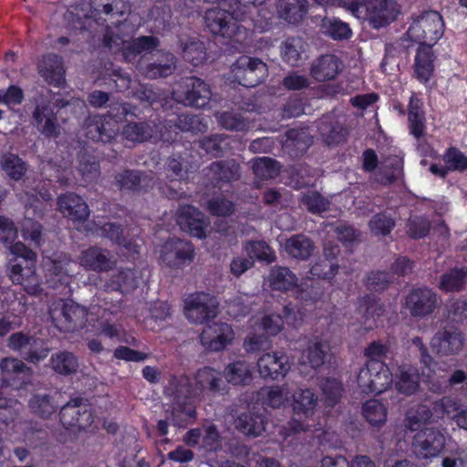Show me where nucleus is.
Listing matches in <instances>:
<instances>
[{
	"instance_id": "nucleus-1",
	"label": "nucleus",
	"mask_w": 467,
	"mask_h": 467,
	"mask_svg": "<svg viewBox=\"0 0 467 467\" xmlns=\"http://www.w3.org/2000/svg\"><path fill=\"white\" fill-rule=\"evenodd\" d=\"M132 28L126 23L107 28L104 45L115 53L121 52L126 60L138 54L150 53L159 46L158 38L147 36L131 39Z\"/></svg>"
},
{
	"instance_id": "nucleus-2",
	"label": "nucleus",
	"mask_w": 467,
	"mask_h": 467,
	"mask_svg": "<svg viewBox=\"0 0 467 467\" xmlns=\"http://www.w3.org/2000/svg\"><path fill=\"white\" fill-rule=\"evenodd\" d=\"M172 120H169L167 124L161 126L160 130H154L149 123H129L123 129V136L128 140L133 142H142L148 139L154 138L163 141L173 140L172 132L176 133L177 130L182 131H194L198 130L197 125L200 124L198 116L182 115L178 117L177 123L171 125Z\"/></svg>"
},
{
	"instance_id": "nucleus-3",
	"label": "nucleus",
	"mask_w": 467,
	"mask_h": 467,
	"mask_svg": "<svg viewBox=\"0 0 467 467\" xmlns=\"http://www.w3.org/2000/svg\"><path fill=\"white\" fill-rule=\"evenodd\" d=\"M340 0V5L358 19H366L374 28H380L394 21L400 7L394 0Z\"/></svg>"
},
{
	"instance_id": "nucleus-4",
	"label": "nucleus",
	"mask_w": 467,
	"mask_h": 467,
	"mask_svg": "<svg viewBox=\"0 0 467 467\" xmlns=\"http://www.w3.org/2000/svg\"><path fill=\"white\" fill-rule=\"evenodd\" d=\"M130 113L128 105L117 104L111 107L108 116H92L86 122V136L95 141L109 142L118 133V123Z\"/></svg>"
},
{
	"instance_id": "nucleus-5",
	"label": "nucleus",
	"mask_w": 467,
	"mask_h": 467,
	"mask_svg": "<svg viewBox=\"0 0 467 467\" xmlns=\"http://www.w3.org/2000/svg\"><path fill=\"white\" fill-rule=\"evenodd\" d=\"M243 17L237 16L234 6L231 5V12L223 8L209 9L205 13L204 22L212 34L220 35L235 42H242L246 31L237 24V20Z\"/></svg>"
},
{
	"instance_id": "nucleus-6",
	"label": "nucleus",
	"mask_w": 467,
	"mask_h": 467,
	"mask_svg": "<svg viewBox=\"0 0 467 467\" xmlns=\"http://www.w3.org/2000/svg\"><path fill=\"white\" fill-rule=\"evenodd\" d=\"M165 393L174 397L180 403L181 399H186L198 395L195 385L192 386L190 379L186 376L172 377L165 387ZM195 411L191 405L182 407L178 404L173 408L170 420L177 427H184L188 421L193 419Z\"/></svg>"
},
{
	"instance_id": "nucleus-7",
	"label": "nucleus",
	"mask_w": 467,
	"mask_h": 467,
	"mask_svg": "<svg viewBox=\"0 0 467 467\" xmlns=\"http://www.w3.org/2000/svg\"><path fill=\"white\" fill-rule=\"evenodd\" d=\"M444 23L436 11H427L420 15L410 26L407 36L420 46L432 47L443 36Z\"/></svg>"
},
{
	"instance_id": "nucleus-8",
	"label": "nucleus",
	"mask_w": 467,
	"mask_h": 467,
	"mask_svg": "<svg viewBox=\"0 0 467 467\" xmlns=\"http://www.w3.org/2000/svg\"><path fill=\"white\" fill-rule=\"evenodd\" d=\"M392 383V373L384 362H366L358 375V385L365 393L381 394Z\"/></svg>"
},
{
	"instance_id": "nucleus-9",
	"label": "nucleus",
	"mask_w": 467,
	"mask_h": 467,
	"mask_svg": "<svg viewBox=\"0 0 467 467\" xmlns=\"http://www.w3.org/2000/svg\"><path fill=\"white\" fill-rule=\"evenodd\" d=\"M184 315L192 324H203L218 315V302L208 293H194L184 300Z\"/></svg>"
},
{
	"instance_id": "nucleus-10",
	"label": "nucleus",
	"mask_w": 467,
	"mask_h": 467,
	"mask_svg": "<svg viewBox=\"0 0 467 467\" xmlns=\"http://www.w3.org/2000/svg\"><path fill=\"white\" fill-rule=\"evenodd\" d=\"M446 445V436L436 428H425L418 431L412 441V449L419 459L431 460L438 457Z\"/></svg>"
},
{
	"instance_id": "nucleus-11",
	"label": "nucleus",
	"mask_w": 467,
	"mask_h": 467,
	"mask_svg": "<svg viewBox=\"0 0 467 467\" xmlns=\"http://www.w3.org/2000/svg\"><path fill=\"white\" fill-rule=\"evenodd\" d=\"M57 99L47 96H40L36 101V108L32 113L34 125L36 130L46 137H57L59 133V125L54 113L52 105L57 103ZM58 107V104H56Z\"/></svg>"
},
{
	"instance_id": "nucleus-12",
	"label": "nucleus",
	"mask_w": 467,
	"mask_h": 467,
	"mask_svg": "<svg viewBox=\"0 0 467 467\" xmlns=\"http://www.w3.org/2000/svg\"><path fill=\"white\" fill-rule=\"evenodd\" d=\"M234 78L244 87L257 86L266 76V65L258 58L240 57L231 67Z\"/></svg>"
},
{
	"instance_id": "nucleus-13",
	"label": "nucleus",
	"mask_w": 467,
	"mask_h": 467,
	"mask_svg": "<svg viewBox=\"0 0 467 467\" xmlns=\"http://www.w3.org/2000/svg\"><path fill=\"white\" fill-rule=\"evenodd\" d=\"M26 206V216L21 222L20 229L23 238L31 244L39 246L42 241V225L32 219L30 214L42 215V202L36 197L29 196L27 192L20 195Z\"/></svg>"
},
{
	"instance_id": "nucleus-14",
	"label": "nucleus",
	"mask_w": 467,
	"mask_h": 467,
	"mask_svg": "<svg viewBox=\"0 0 467 467\" xmlns=\"http://www.w3.org/2000/svg\"><path fill=\"white\" fill-rule=\"evenodd\" d=\"M47 283L54 289H60L61 293L68 289L72 281L73 261L66 254L56 255L54 259L46 262Z\"/></svg>"
},
{
	"instance_id": "nucleus-15",
	"label": "nucleus",
	"mask_w": 467,
	"mask_h": 467,
	"mask_svg": "<svg viewBox=\"0 0 467 467\" xmlns=\"http://www.w3.org/2000/svg\"><path fill=\"white\" fill-rule=\"evenodd\" d=\"M79 265L86 270L107 273L117 265V259L109 250L99 246H90L78 255Z\"/></svg>"
},
{
	"instance_id": "nucleus-16",
	"label": "nucleus",
	"mask_w": 467,
	"mask_h": 467,
	"mask_svg": "<svg viewBox=\"0 0 467 467\" xmlns=\"http://www.w3.org/2000/svg\"><path fill=\"white\" fill-rule=\"evenodd\" d=\"M234 333L230 325L215 322L206 326L200 335L203 348L210 351H222L232 343Z\"/></svg>"
},
{
	"instance_id": "nucleus-17",
	"label": "nucleus",
	"mask_w": 467,
	"mask_h": 467,
	"mask_svg": "<svg viewBox=\"0 0 467 467\" xmlns=\"http://www.w3.org/2000/svg\"><path fill=\"white\" fill-rule=\"evenodd\" d=\"M437 305V294L427 287L412 290L405 299L406 309L415 317H424L432 314Z\"/></svg>"
},
{
	"instance_id": "nucleus-18",
	"label": "nucleus",
	"mask_w": 467,
	"mask_h": 467,
	"mask_svg": "<svg viewBox=\"0 0 467 467\" xmlns=\"http://www.w3.org/2000/svg\"><path fill=\"white\" fill-rule=\"evenodd\" d=\"M194 251L192 245L185 240L171 239L161 250V260L170 267H181L192 261Z\"/></svg>"
},
{
	"instance_id": "nucleus-19",
	"label": "nucleus",
	"mask_w": 467,
	"mask_h": 467,
	"mask_svg": "<svg viewBox=\"0 0 467 467\" xmlns=\"http://www.w3.org/2000/svg\"><path fill=\"white\" fill-rule=\"evenodd\" d=\"M431 345L433 351L441 356L457 355L463 348L464 337L459 329L446 327L437 331Z\"/></svg>"
},
{
	"instance_id": "nucleus-20",
	"label": "nucleus",
	"mask_w": 467,
	"mask_h": 467,
	"mask_svg": "<svg viewBox=\"0 0 467 467\" xmlns=\"http://www.w3.org/2000/svg\"><path fill=\"white\" fill-rule=\"evenodd\" d=\"M258 372L263 378L277 379L283 378L290 369L288 358L285 353H265L257 360Z\"/></svg>"
},
{
	"instance_id": "nucleus-21",
	"label": "nucleus",
	"mask_w": 467,
	"mask_h": 467,
	"mask_svg": "<svg viewBox=\"0 0 467 467\" xmlns=\"http://www.w3.org/2000/svg\"><path fill=\"white\" fill-rule=\"evenodd\" d=\"M177 223L182 231L197 238L205 236L207 223L204 221V216L192 205L180 208L177 213Z\"/></svg>"
},
{
	"instance_id": "nucleus-22",
	"label": "nucleus",
	"mask_w": 467,
	"mask_h": 467,
	"mask_svg": "<svg viewBox=\"0 0 467 467\" xmlns=\"http://www.w3.org/2000/svg\"><path fill=\"white\" fill-rule=\"evenodd\" d=\"M82 10L87 18L94 19L96 22L105 20L102 15L115 16L123 15L125 12V0H89L83 4Z\"/></svg>"
},
{
	"instance_id": "nucleus-23",
	"label": "nucleus",
	"mask_w": 467,
	"mask_h": 467,
	"mask_svg": "<svg viewBox=\"0 0 467 467\" xmlns=\"http://www.w3.org/2000/svg\"><path fill=\"white\" fill-rule=\"evenodd\" d=\"M60 213L72 221L81 222L89 215V209L86 202L78 194L67 192L57 198Z\"/></svg>"
},
{
	"instance_id": "nucleus-24",
	"label": "nucleus",
	"mask_w": 467,
	"mask_h": 467,
	"mask_svg": "<svg viewBox=\"0 0 467 467\" xmlns=\"http://www.w3.org/2000/svg\"><path fill=\"white\" fill-rule=\"evenodd\" d=\"M38 72L50 85L61 87L65 83L63 59L57 55L48 54L39 61Z\"/></svg>"
},
{
	"instance_id": "nucleus-25",
	"label": "nucleus",
	"mask_w": 467,
	"mask_h": 467,
	"mask_svg": "<svg viewBox=\"0 0 467 467\" xmlns=\"http://www.w3.org/2000/svg\"><path fill=\"white\" fill-rule=\"evenodd\" d=\"M291 407L295 415L300 418H310L316 410L318 398L308 388H298L290 393Z\"/></svg>"
},
{
	"instance_id": "nucleus-26",
	"label": "nucleus",
	"mask_w": 467,
	"mask_h": 467,
	"mask_svg": "<svg viewBox=\"0 0 467 467\" xmlns=\"http://www.w3.org/2000/svg\"><path fill=\"white\" fill-rule=\"evenodd\" d=\"M141 279V272L135 267H119L114 273L107 286L112 290L121 293H129L136 289Z\"/></svg>"
},
{
	"instance_id": "nucleus-27",
	"label": "nucleus",
	"mask_w": 467,
	"mask_h": 467,
	"mask_svg": "<svg viewBox=\"0 0 467 467\" xmlns=\"http://www.w3.org/2000/svg\"><path fill=\"white\" fill-rule=\"evenodd\" d=\"M308 7L307 0H278L276 13L286 23L297 25L306 17Z\"/></svg>"
},
{
	"instance_id": "nucleus-28",
	"label": "nucleus",
	"mask_w": 467,
	"mask_h": 467,
	"mask_svg": "<svg viewBox=\"0 0 467 467\" xmlns=\"http://www.w3.org/2000/svg\"><path fill=\"white\" fill-rule=\"evenodd\" d=\"M185 97L182 101L195 108H203L211 98V91L206 83L197 78H190L185 80Z\"/></svg>"
},
{
	"instance_id": "nucleus-29",
	"label": "nucleus",
	"mask_w": 467,
	"mask_h": 467,
	"mask_svg": "<svg viewBox=\"0 0 467 467\" xmlns=\"http://www.w3.org/2000/svg\"><path fill=\"white\" fill-rule=\"evenodd\" d=\"M431 47L430 46H420L415 56V77L423 84L429 82L434 70L435 56Z\"/></svg>"
},
{
	"instance_id": "nucleus-30",
	"label": "nucleus",
	"mask_w": 467,
	"mask_h": 467,
	"mask_svg": "<svg viewBox=\"0 0 467 467\" xmlns=\"http://www.w3.org/2000/svg\"><path fill=\"white\" fill-rule=\"evenodd\" d=\"M339 64V59L334 55L322 56L312 63L310 74L318 81L333 79L338 74Z\"/></svg>"
},
{
	"instance_id": "nucleus-31",
	"label": "nucleus",
	"mask_w": 467,
	"mask_h": 467,
	"mask_svg": "<svg viewBox=\"0 0 467 467\" xmlns=\"http://www.w3.org/2000/svg\"><path fill=\"white\" fill-rule=\"evenodd\" d=\"M266 281L269 286L277 291H290L298 285L296 275L287 267L274 266Z\"/></svg>"
},
{
	"instance_id": "nucleus-32",
	"label": "nucleus",
	"mask_w": 467,
	"mask_h": 467,
	"mask_svg": "<svg viewBox=\"0 0 467 467\" xmlns=\"http://www.w3.org/2000/svg\"><path fill=\"white\" fill-rule=\"evenodd\" d=\"M337 253V246L330 249L326 245L324 247V258H319L315 263L310 269L311 274L318 278H333L338 271V265L334 260Z\"/></svg>"
},
{
	"instance_id": "nucleus-33",
	"label": "nucleus",
	"mask_w": 467,
	"mask_h": 467,
	"mask_svg": "<svg viewBox=\"0 0 467 467\" xmlns=\"http://www.w3.org/2000/svg\"><path fill=\"white\" fill-rule=\"evenodd\" d=\"M92 230L97 235L108 238L131 253H138V245L122 237L123 231L119 225L113 223H101L99 222L95 223V228Z\"/></svg>"
},
{
	"instance_id": "nucleus-34",
	"label": "nucleus",
	"mask_w": 467,
	"mask_h": 467,
	"mask_svg": "<svg viewBox=\"0 0 467 467\" xmlns=\"http://www.w3.org/2000/svg\"><path fill=\"white\" fill-rule=\"evenodd\" d=\"M284 248L289 256L306 260L313 254L315 246L306 235L296 234L285 241Z\"/></svg>"
},
{
	"instance_id": "nucleus-35",
	"label": "nucleus",
	"mask_w": 467,
	"mask_h": 467,
	"mask_svg": "<svg viewBox=\"0 0 467 467\" xmlns=\"http://www.w3.org/2000/svg\"><path fill=\"white\" fill-rule=\"evenodd\" d=\"M290 393L291 390L287 384L265 387L260 389L259 398L264 405L278 409L289 400Z\"/></svg>"
},
{
	"instance_id": "nucleus-36",
	"label": "nucleus",
	"mask_w": 467,
	"mask_h": 467,
	"mask_svg": "<svg viewBox=\"0 0 467 467\" xmlns=\"http://www.w3.org/2000/svg\"><path fill=\"white\" fill-rule=\"evenodd\" d=\"M423 103L415 95H412L409 104V123L410 133L417 139L423 136L425 131V113Z\"/></svg>"
},
{
	"instance_id": "nucleus-37",
	"label": "nucleus",
	"mask_w": 467,
	"mask_h": 467,
	"mask_svg": "<svg viewBox=\"0 0 467 467\" xmlns=\"http://www.w3.org/2000/svg\"><path fill=\"white\" fill-rule=\"evenodd\" d=\"M222 383L220 371L213 368L204 367L196 373L195 387L198 389V395L204 390L220 391Z\"/></svg>"
},
{
	"instance_id": "nucleus-38",
	"label": "nucleus",
	"mask_w": 467,
	"mask_h": 467,
	"mask_svg": "<svg viewBox=\"0 0 467 467\" xmlns=\"http://www.w3.org/2000/svg\"><path fill=\"white\" fill-rule=\"evenodd\" d=\"M395 387L400 393L406 395L414 394L420 387V377L417 369L407 365L400 367Z\"/></svg>"
},
{
	"instance_id": "nucleus-39",
	"label": "nucleus",
	"mask_w": 467,
	"mask_h": 467,
	"mask_svg": "<svg viewBox=\"0 0 467 467\" xmlns=\"http://www.w3.org/2000/svg\"><path fill=\"white\" fill-rule=\"evenodd\" d=\"M0 370L3 380L11 385L10 380L22 377H30L32 371L23 361L14 358H3L0 362Z\"/></svg>"
},
{
	"instance_id": "nucleus-40",
	"label": "nucleus",
	"mask_w": 467,
	"mask_h": 467,
	"mask_svg": "<svg viewBox=\"0 0 467 467\" xmlns=\"http://www.w3.org/2000/svg\"><path fill=\"white\" fill-rule=\"evenodd\" d=\"M263 417L254 412L241 414L236 420V428L247 436L257 437L265 429Z\"/></svg>"
},
{
	"instance_id": "nucleus-41",
	"label": "nucleus",
	"mask_w": 467,
	"mask_h": 467,
	"mask_svg": "<svg viewBox=\"0 0 467 467\" xmlns=\"http://www.w3.org/2000/svg\"><path fill=\"white\" fill-rule=\"evenodd\" d=\"M435 408H441L448 415L452 414L457 426L467 431V406L459 404L450 397H443L435 403Z\"/></svg>"
},
{
	"instance_id": "nucleus-42",
	"label": "nucleus",
	"mask_w": 467,
	"mask_h": 467,
	"mask_svg": "<svg viewBox=\"0 0 467 467\" xmlns=\"http://www.w3.org/2000/svg\"><path fill=\"white\" fill-rule=\"evenodd\" d=\"M433 413L431 409L424 404H418L411 407L406 413L405 426L411 431L420 430L423 425L432 421Z\"/></svg>"
},
{
	"instance_id": "nucleus-43",
	"label": "nucleus",
	"mask_w": 467,
	"mask_h": 467,
	"mask_svg": "<svg viewBox=\"0 0 467 467\" xmlns=\"http://www.w3.org/2000/svg\"><path fill=\"white\" fill-rule=\"evenodd\" d=\"M0 306L4 311L19 316L26 310V297L23 295L18 296L16 292L11 288L2 289L0 291Z\"/></svg>"
},
{
	"instance_id": "nucleus-44",
	"label": "nucleus",
	"mask_w": 467,
	"mask_h": 467,
	"mask_svg": "<svg viewBox=\"0 0 467 467\" xmlns=\"http://www.w3.org/2000/svg\"><path fill=\"white\" fill-rule=\"evenodd\" d=\"M225 379L233 385H246L252 379L250 366L244 361L233 362L223 371Z\"/></svg>"
},
{
	"instance_id": "nucleus-45",
	"label": "nucleus",
	"mask_w": 467,
	"mask_h": 467,
	"mask_svg": "<svg viewBox=\"0 0 467 467\" xmlns=\"http://www.w3.org/2000/svg\"><path fill=\"white\" fill-rule=\"evenodd\" d=\"M305 42L300 37L288 38L281 44V57L290 66L296 67L302 60Z\"/></svg>"
},
{
	"instance_id": "nucleus-46",
	"label": "nucleus",
	"mask_w": 467,
	"mask_h": 467,
	"mask_svg": "<svg viewBox=\"0 0 467 467\" xmlns=\"http://www.w3.org/2000/svg\"><path fill=\"white\" fill-rule=\"evenodd\" d=\"M28 405L34 414L42 418H48L56 412L58 407L55 398L47 394L34 395Z\"/></svg>"
},
{
	"instance_id": "nucleus-47",
	"label": "nucleus",
	"mask_w": 467,
	"mask_h": 467,
	"mask_svg": "<svg viewBox=\"0 0 467 467\" xmlns=\"http://www.w3.org/2000/svg\"><path fill=\"white\" fill-rule=\"evenodd\" d=\"M330 350L329 344L325 340L316 339L309 342L304 357L314 368L321 367Z\"/></svg>"
},
{
	"instance_id": "nucleus-48",
	"label": "nucleus",
	"mask_w": 467,
	"mask_h": 467,
	"mask_svg": "<svg viewBox=\"0 0 467 467\" xmlns=\"http://www.w3.org/2000/svg\"><path fill=\"white\" fill-rule=\"evenodd\" d=\"M176 59L171 53H164L158 62L149 65L144 73L150 78H166L175 69Z\"/></svg>"
},
{
	"instance_id": "nucleus-49",
	"label": "nucleus",
	"mask_w": 467,
	"mask_h": 467,
	"mask_svg": "<svg viewBox=\"0 0 467 467\" xmlns=\"http://www.w3.org/2000/svg\"><path fill=\"white\" fill-rule=\"evenodd\" d=\"M182 55L185 60L191 62L194 66L202 64L206 58L205 47L202 42L192 37L181 39Z\"/></svg>"
},
{
	"instance_id": "nucleus-50",
	"label": "nucleus",
	"mask_w": 467,
	"mask_h": 467,
	"mask_svg": "<svg viewBox=\"0 0 467 467\" xmlns=\"http://www.w3.org/2000/svg\"><path fill=\"white\" fill-rule=\"evenodd\" d=\"M1 168L6 175L15 181H20L25 176L27 166L17 155L5 154L1 158Z\"/></svg>"
},
{
	"instance_id": "nucleus-51",
	"label": "nucleus",
	"mask_w": 467,
	"mask_h": 467,
	"mask_svg": "<svg viewBox=\"0 0 467 467\" xmlns=\"http://www.w3.org/2000/svg\"><path fill=\"white\" fill-rule=\"evenodd\" d=\"M52 368L62 375H69L77 372L78 362L75 355L71 352L62 351L52 355Z\"/></svg>"
},
{
	"instance_id": "nucleus-52",
	"label": "nucleus",
	"mask_w": 467,
	"mask_h": 467,
	"mask_svg": "<svg viewBox=\"0 0 467 467\" xmlns=\"http://www.w3.org/2000/svg\"><path fill=\"white\" fill-rule=\"evenodd\" d=\"M363 414L372 426H380L387 420V409L377 400H370L363 405Z\"/></svg>"
},
{
	"instance_id": "nucleus-53",
	"label": "nucleus",
	"mask_w": 467,
	"mask_h": 467,
	"mask_svg": "<svg viewBox=\"0 0 467 467\" xmlns=\"http://www.w3.org/2000/svg\"><path fill=\"white\" fill-rule=\"evenodd\" d=\"M67 302L63 300L54 302L49 308L53 324L62 332H70L71 324L67 318Z\"/></svg>"
},
{
	"instance_id": "nucleus-54",
	"label": "nucleus",
	"mask_w": 467,
	"mask_h": 467,
	"mask_svg": "<svg viewBox=\"0 0 467 467\" xmlns=\"http://www.w3.org/2000/svg\"><path fill=\"white\" fill-rule=\"evenodd\" d=\"M321 26L326 35L336 40L346 39L351 36L348 25L337 18L323 19Z\"/></svg>"
},
{
	"instance_id": "nucleus-55",
	"label": "nucleus",
	"mask_w": 467,
	"mask_h": 467,
	"mask_svg": "<svg viewBox=\"0 0 467 467\" xmlns=\"http://www.w3.org/2000/svg\"><path fill=\"white\" fill-rule=\"evenodd\" d=\"M466 273L462 269H452L441 275L440 288L445 292L460 291L465 284Z\"/></svg>"
},
{
	"instance_id": "nucleus-56",
	"label": "nucleus",
	"mask_w": 467,
	"mask_h": 467,
	"mask_svg": "<svg viewBox=\"0 0 467 467\" xmlns=\"http://www.w3.org/2000/svg\"><path fill=\"white\" fill-rule=\"evenodd\" d=\"M204 151L213 157H219L229 149V138L223 135L207 137L200 141Z\"/></svg>"
},
{
	"instance_id": "nucleus-57",
	"label": "nucleus",
	"mask_w": 467,
	"mask_h": 467,
	"mask_svg": "<svg viewBox=\"0 0 467 467\" xmlns=\"http://www.w3.org/2000/svg\"><path fill=\"white\" fill-rule=\"evenodd\" d=\"M252 167L255 176L264 180L275 177L279 171L278 163L268 157L254 159Z\"/></svg>"
},
{
	"instance_id": "nucleus-58",
	"label": "nucleus",
	"mask_w": 467,
	"mask_h": 467,
	"mask_svg": "<svg viewBox=\"0 0 467 467\" xmlns=\"http://www.w3.org/2000/svg\"><path fill=\"white\" fill-rule=\"evenodd\" d=\"M244 250L249 258L266 261L268 263L275 260V255L265 242H249L244 245Z\"/></svg>"
},
{
	"instance_id": "nucleus-59",
	"label": "nucleus",
	"mask_w": 467,
	"mask_h": 467,
	"mask_svg": "<svg viewBox=\"0 0 467 467\" xmlns=\"http://www.w3.org/2000/svg\"><path fill=\"white\" fill-rule=\"evenodd\" d=\"M300 202L312 213H320L327 211L330 205L328 199L317 192H308L302 195Z\"/></svg>"
},
{
	"instance_id": "nucleus-60",
	"label": "nucleus",
	"mask_w": 467,
	"mask_h": 467,
	"mask_svg": "<svg viewBox=\"0 0 467 467\" xmlns=\"http://www.w3.org/2000/svg\"><path fill=\"white\" fill-rule=\"evenodd\" d=\"M26 273L29 275L25 280L21 275H14L13 283L21 285L25 291L29 295H38L42 291V288L39 278L36 274V267L26 269Z\"/></svg>"
},
{
	"instance_id": "nucleus-61",
	"label": "nucleus",
	"mask_w": 467,
	"mask_h": 467,
	"mask_svg": "<svg viewBox=\"0 0 467 467\" xmlns=\"http://www.w3.org/2000/svg\"><path fill=\"white\" fill-rule=\"evenodd\" d=\"M200 447L208 451H213L221 446V436L214 425L202 427Z\"/></svg>"
},
{
	"instance_id": "nucleus-62",
	"label": "nucleus",
	"mask_w": 467,
	"mask_h": 467,
	"mask_svg": "<svg viewBox=\"0 0 467 467\" xmlns=\"http://www.w3.org/2000/svg\"><path fill=\"white\" fill-rule=\"evenodd\" d=\"M67 318L71 324L70 332L83 327L88 321V311L74 302H67Z\"/></svg>"
},
{
	"instance_id": "nucleus-63",
	"label": "nucleus",
	"mask_w": 467,
	"mask_h": 467,
	"mask_svg": "<svg viewBox=\"0 0 467 467\" xmlns=\"http://www.w3.org/2000/svg\"><path fill=\"white\" fill-rule=\"evenodd\" d=\"M78 171L84 181L90 182L99 177V165L93 157L82 155L79 159Z\"/></svg>"
},
{
	"instance_id": "nucleus-64",
	"label": "nucleus",
	"mask_w": 467,
	"mask_h": 467,
	"mask_svg": "<svg viewBox=\"0 0 467 467\" xmlns=\"http://www.w3.org/2000/svg\"><path fill=\"white\" fill-rule=\"evenodd\" d=\"M443 160L448 170L460 171L467 170V156L456 148H450L445 152Z\"/></svg>"
}]
</instances>
